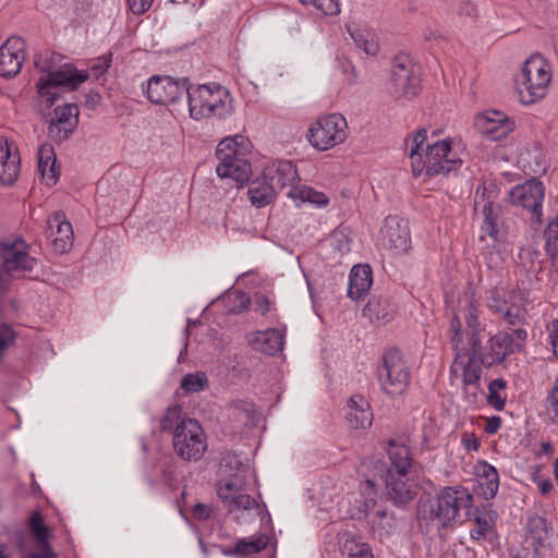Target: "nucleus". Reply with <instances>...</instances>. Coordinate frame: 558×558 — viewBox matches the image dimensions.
Instances as JSON below:
<instances>
[{
	"mask_svg": "<svg viewBox=\"0 0 558 558\" xmlns=\"http://www.w3.org/2000/svg\"><path fill=\"white\" fill-rule=\"evenodd\" d=\"M483 226L482 229L492 238L497 239L499 233V214L500 207L492 202L483 205Z\"/></svg>",
	"mask_w": 558,
	"mask_h": 558,
	"instance_id": "39",
	"label": "nucleus"
},
{
	"mask_svg": "<svg viewBox=\"0 0 558 558\" xmlns=\"http://www.w3.org/2000/svg\"><path fill=\"white\" fill-rule=\"evenodd\" d=\"M223 302L226 303L228 313L234 315L243 313L251 305L250 296L242 291H233L228 293L225 296Z\"/></svg>",
	"mask_w": 558,
	"mask_h": 558,
	"instance_id": "42",
	"label": "nucleus"
},
{
	"mask_svg": "<svg viewBox=\"0 0 558 558\" xmlns=\"http://www.w3.org/2000/svg\"><path fill=\"white\" fill-rule=\"evenodd\" d=\"M542 449H543V451H544L545 453H549V452H551V450H553V446H551V444H550V442H543V444H542Z\"/></svg>",
	"mask_w": 558,
	"mask_h": 558,
	"instance_id": "63",
	"label": "nucleus"
},
{
	"mask_svg": "<svg viewBox=\"0 0 558 558\" xmlns=\"http://www.w3.org/2000/svg\"><path fill=\"white\" fill-rule=\"evenodd\" d=\"M526 341L527 330L524 327L499 331L488 339L483 361L487 366L500 364L507 355L521 352Z\"/></svg>",
	"mask_w": 558,
	"mask_h": 558,
	"instance_id": "12",
	"label": "nucleus"
},
{
	"mask_svg": "<svg viewBox=\"0 0 558 558\" xmlns=\"http://www.w3.org/2000/svg\"><path fill=\"white\" fill-rule=\"evenodd\" d=\"M34 64L38 71L45 73L38 80L36 87L40 99L46 102L48 107L54 105L59 98V93L57 92L58 87L68 86L74 90L89 77L86 71H78L70 63H65L57 70H53L49 64L48 57H44L43 54L35 58Z\"/></svg>",
	"mask_w": 558,
	"mask_h": 558,
	"instance_id": "4",
	"label": "nucleus"
},
{
	"mask_svg": "<svg viewBox=\"0 0 558 558\" xmlns=\"http://www.w3.org/2000/svg\"><path fill=\"white\" fill-rule=\"evenodd\" d=\"M348 135L347 119L340 113H329L310 125L306 138L313 148L326 151L344 143Z\"/></svg>",
	"mask_w": 558,
	"mask_h": 558,
	"instance_id": "9",
	"label": "nucleus"
},
{
	"mask_svg": "<svg viewBox=\"0 0 558 558\" xmlns=\"http://www.w3.org/2000/svg\"><path fill=\"white\" fill-rule=\"evenodd\" d=\"M112 58L111 53L104 54L99 57L90 66L92 74L99 78L101 75H104L107 70L110 68Z\"/></svg>",
	"mask_w": 558,
	"mask_h": 558,
	"instance_id": "49",
	"label": "nucleus"
},
{
	"mask_svg": "<svg viewBox=\"0 0 558 558\" xmlns=\"http://www.w3.org/2000/svg\"><path fill=\"white\" fill-rule=\"evenodd\" d=\"M28 526L33 536L40 546V551L46 553L49 550L50 553H54L53 548L49 543V538L51 536L50 531L48 526L45 524L44 517L39 511H34L31 514Z\"/></svg>",
	"mask_w": 558,
	"mask_h": 558,
	"instance_id": "37",
	"label": "nucleus"
},
{
	"mask_svg": "<svg viewBox=\"0 0 558 558\" xmlns=\"http://www.w3.org/2000/svg\"><path fill=\"white\" fill-rule=\"evenodd\" d=\"M284 337V330L270 328L258 332L255 338V343L263 353L275 355L283 350Z\"/></svg>",
	"mask_w": 558,
	"mask_h": 558,
	"instance_id": "30",
	"label": "nucleus"
},
{
	"mask_svg": "<svg viewBox=\"0 0 558 558\" xmlns=\"http://www.w3.org/2000/svg\"><path fill=\"white\" fill-rule=\"evenodd\" d=\"M270 536L267 534H258L250 537H244L235 543V546L231 549H222V553L227 556H247L258 553L265 549L270 543Z\"/></svg>",
	"mask_w": 558,
	"mask_h": 558,
	"instance_id": "32",
	"label": "nucleus"
},
{
	"mask_svg": "<svg viewBox=\"0 0 558 558\" xmlns=\"http://www.w3.org/2000/svg\"><path fill=\"white\" fill-rule=\"evenodd\" d=\"M509 303L506 300V293L504 292L502 289L495 287L487 291L486 306L492 313L498 314L500 311H504V308L507 307Z\"/></svg>",
	"mask_w": 558,
	"mask_h": 558,
	"instance_id": "46",
	"label": "nucleus"
},
{
	"mask_svg": "<svg viewBox=\"0 0 558 558\" xmlns=\"http://www.w3.org/2000/svg\"><path fill=\"white\" fill-rule=\"evenodd\" d=\"M47 227V235L56 252L65 253L73 244V228L65 215L61 211L54 213L49 217Z\"/></svg>",
	"mask_w": 558,
	"mask_h": 558,
	"instance_id": "21",
	"label": "nucleus"
},
{
	"mask_svg": "<svg viewBox=\"0 0 558 558\" xmlns=\"http://www.w3.org/2000/svg\"><path fill=\"white\" fill-rule=\"evenodd\" d=\"M476 474L478 476V494L485 499L494 498L499 487V475L497 470L487 462H483L478 466Z\"/></svg>",
	"mask_w": 558,
	"mask_h": 558,
	"instance_id": "31",
	"label": "nucleus"
},
{
	"mask_svg": "<svg viewBox=\"0 0 558 558\" xmlns=\"http://www.w3.org/2000/svg\"><path fill=\"white\" fill-rule=\"evenodd\" d=\"M553 80L550 63L541 54L531 56L515 76V93L523 105L543 99Z\"/></svg>",
	"mask_w": 558,
	"mask_h": 558,
	"instance_id": "6",
	"label": "nucleus"
},
{
	"mask_svg": "<svg viewBox=\"0 0 558 558\" xmlns=\"http://www.w3.org/2000/svg\"><path fill=\"white\" fill-rule=\"evenodd\" d=\"M78 107L66 104L54 109V118L48 126V135L57 142L66 140L78 123Z\"/></svg>",
	"mask_w": 558,
	"mask_h": 558,
	"instance_id": "19",
	"label": "nucleus"
},
{
	"mask_svg": "<svg viewBox=\"0 0 558 558\" xmlns=\"http://www.w3.org/2000/svg\"><path fill=\"white\" fill-rule=\"evenodd\" d=\"M277 191L264 177L252 181L248 185L247 195L251 204L262 208L274 202Z\"/></svg>",
	"mask_w": 558,
	"mask_h": 558,
	"instance_id": "28",
	"label": "nucleus"
},
{
	"mask_svg": "<svg viewBox=\"0 0 558 558\" xmlns=\"http://www.w3.org/2000/svg\"><path fill=\"white\" fill-rule=\"evenodd\" d=\"M363 315L374 323H388L395 316V308L388 300L372 298L363 308Z\"/></svg>",
	"mask_w": 558,
	"mask_h": 558,
	"instance_id": "34",
	"label": "nucleus"
},
{
	"mask_svg": "<svg viewBox=\"0 0 558 558\" xmlns=\"http://www.w3.org/2000/svg\"><path fill=\"white\" fill-rule=\"evenodd\" d=\"M15 546L21 551H23L25 549L24 535L23 534L19 533L16 535Z\"/></svg>",
	"mask_w": 558,
	"mask_h": 558,
	"instance_id": "61",
	"label": "nucleus"
},
{
	"mask_svg": "<svg viewBox=\"0 0 558 558\" xmlns=\"http://www.w3.org/2000/svg\"><path fill=\"white\" fill-rule=\"evenodd\" d=\"M216 490L229 511L256 507L255 499L244 492L242 481L236 475L218 481Z\"/></svg>",
	"mask_w": 558,
	"mask_h": 558,
	"instance_id": "17",
	"label": "nucleus"
},
{
	"mask_svg": "<svg viewBox=\"0 0 558 558\" xmlns=\"http://www.w3.org/2000/svg\"><path fill=\"white\" fill-rule=\"evenodd\" d=\"M498 314L509 327L520 328L526 324L525 310L517 304H509Z\"/></svg>",
	"mask_w": 558,
	"mask_h": 558,
	"instance_id": "44",
	"label": "nucleus"
},
{
	"mask_svg": "<svg viewBox=\"0 0 558 558\" xmlns=\"http://www.w3.org/2000/svg\"><path fill=\"white\" fill-rule=\"evenodd\" d=\"M473 502V495L468 488L461 485L446 486L438 490L435 499L429 500L426 512L441 527H452L471 518Z\"/></svg>",
	"mask_w": 558,
	"mask_h": 558,
	"instance_id": "2",
	"label": "nucleus"
},
{
	"mask_svg": "<svg viewBox=\"0 0 558 558\" xmlns=\"http://www.w3.org/2000/svg\"><path fill=\"white\" fill-rule=\"evenodd\" d=\"M13 557V548L7 543L0 541V558H12Z\"/></svg>",
	"mask_w": 558,
	"mask_h": 558,
	"instance_id": "57",
	"label": "nucleus"
},
{
	"mask_svg": "<svg viewBox=\"0 0 558 558\" xmlns=\"http://www.w3.org/2000/svg\"><path fill=\"white\" fill-rule=\"evenodd\" d=\"M347 420L352 428L365 429L373 423L368 401L362 395H354L348 401Z\"/></svg>",
	"mask_w": 558,
	"mask_h": 558,
	"instance_id": "24",
	"label": "nucleus"
},
{
	"mask_svg": "<svg viewBox=\"0 0 558 558\" xmlns=\"http://www.w3.org/2000/svg\"><path fill=\"white\" fill-rule=\"evenodd\" d=\"M154 0H128L130 10L134 14H143L149 10Z\"/></svg>",
	"mask_w": 558,
	"mask_h": 558,
	"instance_id": "53",
	"label": "nucleus"
},
{
	"mask_svg": "<svg viewBox=\"0 0 558 558\" xmlns=\"http://www.w3.org/2000/svg\"><path fill=\"white\" fill-rule=\"evenodd\" d=\"M380 242L383 247L396 254L407 252L411 243L408 221L397 215L386 217L380 229Z\"/></svg>",
	"mask_w": 558,
	"mask_h": 558,
	"instance_id": "16",
	"label": "nucleus"
},
{
	"mask_svg": "<svg viewBox=\"0 0 558 558\" xmlns=\"http://www.w3.org/2000/svg\"><path fill=\"white\" fill-rule=\"evenodd\" d=\"M247 138L242 135L223 138L217 146L216 156L219 160L216 172L220 178H229L242 185L247 182L252 168L244 158Z\"/></svg>",
	"mask_w": 558,
	"mask_h": 558,
	"instance_id": "8",
	"label": "nucleus"
},
{
	"mask_svg": "<svg viewBox=\"0 0 558 558\" xmlns=\"http://www.w3.org/2000/svg\"><path fill=\"white\" fill-rule=\"evenodd\" d=\"M526 532L533 538L535 547L542 546L544 539L547 536L546 520L539 515H533L529 518L526 523Z\"/></svg>",
	"mask_w": 558,
	"mask_h": 558,
	"instance_id": "43",
	"label": "nucleus"
},
{
	"mask_svg": "<svg viewBox=\"0 0 558 558\" xmlns=\"http://www.w3.org/2000/svg\"><path fill=\"white\" fill-rule=\"evenodd\" d=\"M38 171L47 185L56 184L59 171L56 168V154L50 144H44L38 150Z\"/></svg>",
	"mask_w": 558,
	"mask_h": 558,
	"instance_id": "29",
	"label": "nucleus"
},
{
	"mask_svg": "<svg viewBox=\"0 0 558 558\" xmlns=\"http://www.w3.org/2000/svg\"><path fill=\"white\" fill-rule=\"evenodd\" d=\"M386 488L389 499L395 505H405L416 495V484L410 480L409 472H387Z\"/></svg>",
	"mask_w": 558,
	"mask_h": 558,
	"instance_id": "22",
	"label": "nucleus"
},
{
	"mask_svg": "<svg viewBox=\"0 0 558 558\" xmlns=\"http://www.w3.org/2000/svg\"><path fill=\"white\" fill-rule=\"evenodd\" d=\"M25 43L21 37H10L0 47V75L15 76L24 61Z\"/></svg>",
	"mask_w": 558,
	"mask_h": 558,
	"instance_id": "20",
	"label": "nucleus"
},
{
	"mask_svg": "<svg viewBox=\"0 0 558 558\" xmlns=\"http://www.w3.org/2000/svg\"><path fill=\"white\" fill-rule=\"evenodd\" d=\"M534 482L536 483L539 493L544 496L549 495L554 488L549 478L535 477Z\"/></svg>",
	"mask_w": 558,
	"mask_h": 558,
	"instance_id": "54",
	"label": "nucleus"
},
{
	"mask_svg": "<svg viewBox=\"0 0 558 558\" xmlns=\"http://www.w3.org/2000/svg\"><path fill=\"white\" fill-rule=\"evenodd\" d=\"M499 426H500V420L498 417H494L492 420V422H489V424L487 425L486 430L488 433H495V432H497Z\"/></svg>",
	"mask_w": 558,
	"mask_h": 558,
	"instance_id": "58",
	"label": "nucleus"
},
{
	"mask_svg": "<svg viewBox=\"0 0 558 558\" xmlns=\"http://www.w3.org/2000/svg\"><path fill=\"white\" fill-rule=\"evenodd\" d=\"M364 51L367 54H375L377 51V45L374 43H368L367 40L364 41Z\"/></svg>",
	"mask_w": 558,
	"mask_h": 558,
	"instance_id": "60",
	"label": "nucleus"
},
{
	"mask_svg": "<svg viewBox=\"0 0 558 558\" xmlns=\"http://www.w3.org/2000/svg\"><path fill=\"white\" fill-rule=\"evenodd\" d=\"M421 89V70L413 60L405 54L393 59L390 74V92L397 98L410 99Z\"/></svg>",
	"mask_w": 558,
	"mask_h": 558,
	"instance_id": "11",
	"label": "nucleus"
},
{
	"mask_svg": "<svg viewBox=\"0 0 558 558\" xmlns=\"http://www.w3.org/2000/svg\"><path fill=\"white\" fill-rule=\"evenodd\" d=\"M314 7L326 16H337L341 12L340 0H316Z\"/></svg>",
	"mask_w": 558,
	"mask_h": 558,
	"instance_id": "48",
	"label": "nucleus"
},
{
	"mask_svg": "<svg viewBox=\"0 0 558 558\" xmlns=\"http://www.w3.org/2000/svg\"><path fill=\"white\" fill-rule=\"evenodd\" d=\"M186 417L179 405L169 407L160 418V428L165 432H173V435L178 432V427L182 425Z\"/></svg>",
	"mask_w": 558,
	"mask_h": 558,
	"instance_id": "40",
	"label": "nucleus"
},
{
	"mask_svg": "<svg viewBox=\"0 0 558 558\" xmlns=\"http://www.w3.org/2000/svg\"><path fill=\"white\" fill-rule=\"evenodd\" d=\"M263 177L271 183L278 192L295 183L298 180V171L292 161L275 160L264 167Z\"/></svg>",
	"mask_w": 558,
	"mask_h": 558,
	"instance_id": "23",
	"label": "nucleus"
},
{
	"mask_svg": "<svg viewBox=\"0 0 558 558\" xmlns=\"http://www.w3.org/2000/svg\"><path fill=\"white\" fill-rule=\"evenodd\" d=\"M550 343L553 345L554 354L558 359V338L550 339Z\"/></svg>",
	"mask_w": 558,
	"mask_h": 558,
	"instance_id": "62",
	"label": "nucleus"
},
{
	"mask_svg": "<svg viewBox=\"0 0 558 558\" xmlns=\"http://www.w3.org/2000/svg\"><path fill=\"white\" fill-rule=\"evenodd\" d=\"M548 408L554 413V420L558 421V376L555 378L554 386L547 397Z\"/></svg>",
	"mask_w": 558,
	"mask_h": 558,
	"instance_id": "51",
	"label": "nucleus"
},
{
	"mask_svg": "<svg viewBox=\"0 0 558 558\" xmlns=\"http://www.w3.org/2000/svg\"><path fill=\"white\" fill-rule=\"evenodd\" d=\"M549 339L558 338V319H554L551 326L548 328Z\"/></svg>",
	"mask_w": 558,
	"mask_h": 558,
	"instance_id": "59",
	"label": "nucleus"
},
{
	"mask_svg": "<svg viewBox=\"0 0 558 558\" xmlns=\"http://www.w3.org/2000/svg\"><path fill=\"white\" fill-rule=\"evenodd\" d=\"M189 87L187 78L155 75L147 81L146 96L154 104L170 105L187 95Z\"/></svg>",
	"mask_w": 558,
	"mask_h": 558,
	"instance_id": "13",
	"label": "nucleus"
},
{
	"mask_svg": "<svg viewBox=\"0 0 558 558\" xmlns=\"http://www.w3.org/2000/svg\"><path fill=\"white\" fill-rule=\"evenodd\" d=\"M544 195L545 189L543 183L536 179H532L513 187L509 197L513 205L521 206L531 211L532 219L536 222H541Z\"/></svg>",
	"mask_w": 558,
	"mask_h": 558,
	"instance_id": "14",
	"label": "nucleus"
},
{
	"mask_svg": "<svg viewBox=\"0 0 558 558\" xmlns=\"http://www.w3.org/2000/svg\"><path fill=\"white\" fill-rule=\"evenodd\" d=\"M0 253L3 258L2 268L13 275L32 270L36 264V259L27 253V245L22 239L1 243Z\"/></svg>",
	"mask_w": 558,
	"mask_h": 558,
	"instance_id": "18",
	"label": "nucleus"
},
{
	"mask_svg": "<svg viewBox=\"0 0 558 558\" xmlns=\"http://www.w3.org/2000/svg\"><path fill=\"white\" fill-rule=\"evenodd\" d=\"M211 514V509L209 506L197 502L192 507V515L194 519L198 521L207 520Z\"/></svg>",
	"mask_w": 558,
	"mask_h": 558,
	"instance_id": "52",
	"label": "nucleus"
},
{
	"mask_svg": "<svg viewBox=\"0 0 558 558\" xmlns=\"http://www.w3.org/2000/svg\"><path fill=\"white\" fill-rule=\"evenodd\" d=\"M466 448H468V449H472V450H477V448H478L477 440H476V439H474V440H472V441L468 442V444H466Z\"/></svg>",
	"mask_w": 558,
	"mask_h": 558,
	"instance_id": "64",
	"label": "nucleus"
},
{
	"mask_svg": "<svg viewBox=\"0 0 558 558\" xmlns=\"http://www.w3.org/2000/svg\"><path fill=\"white\" fill-rule=\"evenodd\" d=\"M373 283L372 269L368 265H355L349 276L348 295L359 300L366 294Z\"/></svg>",
	"mask_w": 558,
	"mask_h": 558,
	"instance_id": "26",
	"label": "nucleus"
},
{
	"mask_svg": "<svg viewBox=\"0 0 558 558\" xmlns=\"http://www.w3.org/2000/svg\"><path fill=\"white\" fill-rule=\"evenodd\" d=\"M380 391L395 399L404 395L411 383V369L404 354L391 348L387 350L376 369Z\"/></svg>",
	"mask_w": 558,
	"mask_h": 558,
	"instance_id": "7",
	"label": "nucleus"
},
{
	"mask_svg": "<svg viewBox=\"0 0 558 558\" xmlns=\"http://www.w3.org/2000/svg\"><path fill=\"white\" fill-rule=\"evenodd\" d=\"M459 319L463 318L466 323L469 333L468 343L465 347H470L472 351H478L481 348V323L478 319V304L472 292H464L459 296V307L453 312L451 319L454 316ZM462 325V323L460 322Z\"/></svg>",
	"mask_w": 558,
	"mask_h": 558,
	"instance_id": "15",
	"label": "nucleus"
},
{
	"mask_svg": "<svg viewBox=\"0 0 558 558\" xmlns=\"http://www.w3.org/2000/svg\"><path fill=\"white\" fill-rule=\"evenodd\" d=\"M251 303L253 304L254 311L262 315H266L268 312L271 311L272 303L264 294H255Z\"/></svg>",
	"mask_w": 558,
	"mask_h": 558,
	"instance_id": "50",
	"label": "nucleus"
},
{
	"mask_svg": "<svg viewBox=\"0 0 558 558\" xmlns=\"http://www.w3.org/2000/svg\"><path fill=\"white\" fill-rule=\"evenodd\" d=\"M507 388V381L504 378L493 379L488 384L487 403L497 411H501L506 404V395L500 392Z\"/></svg>",
	"mask_w": 558,
	"mask_h": 558,
	"instance_id": "41",
	"label": "nucleus"
},
{
	"mask_svg": "<svg viewBox=\"0 0 558 558\" xmlns=\"http://www.w3.org/2000/svg\"><path fill=\"white\" fill-rule=\"evenodd\" d=\"M172 446L175 454L184 461L196 462L207 450V438L196 420H186L173 435Z\"/></svg>",
	"mask_w": 558,
	"mask_h": 558,
	"instance_id": "10",
	"label": "nucleus"
},
{
	"mask_svg": "<svg viewBox=\"0 0 558 558\" xmlns=\"http://www.w3.org/2000/svg\"><path fill=\"white\" fill-rule=\"evenodd\" d=\"M387 452L391 461V466L387 472H409L412 464L410 450L405 445L398 444L395 440L388 441Z\"/></svg>",
	"mask_w": 558,
	"mask_h": 558,
	"instance_id": "35",
	"label": "nucleus"
},
{
	"mask_svg": "<svg viewBox=\"0 0 558 558\" xmlns=\"http://www.w3.org/2000/svg\"><path fill=\"white\" fill-rule=\"evenodd\" d=\"M368 523L372 530L378 534L380 538L389 536L397 529V519L393 512L386 509H377L366 512Z\"/></svg>",
	"mask_w": 558,
	"mask_h": 558,
	"instance_id": "33",
	"label": "nucleus"
},
{
	"mask_svg": "<svg viewBox=\"0 0 558 558\" xmlns=\"http://www.w3.org/2000/svg\"><path fill=\"white\" fill-rule=\"evenodd\" d=\"M288 196L294 202L310 203L318 208L326 207L329 204V197L320 191L307 185L291 186Z\"/></svg>",
	"mask_w": 558,
	"mask_h": 558,
	"instance_id": "36",
	"label": "nucleus"
},
{
	"mask_svg": "<svg viewBox=\"0 0 558 558\" xmlns=\"http://www.w3.org/2000/svg\"><path fill=\"white\" fill-rule=\"evenodd\" d=\"M514 128V120L502 112L492 111L485 117L484 132L494 141L506 137Z\"/></svg>",
	"mask_w": 558,
	"mask_h": 558,
	"instance_id": "27",
	"label": "nucleus"
},
{
	"mask_svg": "<svg viewBox=\"0 0 558 558\" xmlns=\"http://www.w3.org/2000/svg\"><path fill=\"white\" fill-rule=\"evenodd\" d=\"M208 383L207 376L203 372L187 374L182 378L181 388L187 393L199 392L205 389Z\"/></svg>",
	"mask_w": 558,
	"mask_h": 558,
	"instance_id": "45",
	"label": "nucleus"
},
{
	"mask_svg": "<svg viewBox=\"0 0 558 558\" xmlns=\"http://www.w3.org/2000/svg\"><path fill=\"white\" fill-rule=\"evenodd\" d=\"M341 542L340 550L344 558H373V553L368 544L351 535H344Z\"/></svg>",
	"mask_w": 558,
	"mask_h": 558,
	"instance_id": "38",
	"label": "nucleus"
},
{
	"mask_svg": "<svg viewBox=\"0 0 558 558\" xmlns=\"http://www.w3.org/2000/svg\"><path fill=\"white\" fill-rule=\"evenodd\" d=\"M11 276L14 275L0 268V296L7 291Z\"/></svg>",
	"mask_w": 558,
	"mask_h": 558,
	"instance_id": "55",
	"label": "nucleus"
},
{
	"mask_svg": "<svg viewBox=\"0 0 558 558\" xmlns=\"http://www.w3.org/2000/svg\"><path fill=\"white\" fill-rule=\"evenodd\" d=\"M477 512L478 510L475 509V513H473L476 526L470 531V536L474 541L485 538L493 531V525Z\"/></svg>",
	"mask_w": 558,
	"mask_h": 558,
	"instance_id": "47",
	"label": "nucleus"
},
{
	"mask_svg": "<svg viewBox=\"0 0 558 558\" xmlns=\"http://www.w3.org/2000/svg\"><path fill=\"white\" fill-rule=\"evenodd\" d=\"M449 333L452 348L456 351V357L450 366L451 376H460L464 391L468 392L471 388L473 389V396H475L483 372L482 366L485 364L483 357H477V351H472L470 347L464 345L463 331L457 315L450 319Z\"/></svg>",
	"mask_w": 558,
	"mask_h": 558,
	"instance_id": "5",
	"label": "nucleus"
},
{
	"mask_svg": "<svg viewBox=\"0 0 558 558\" xmlns=\"http://www.w3.org/2000/svg\"><path fill=\"white\" fill-rule=\"evenodd\" d=\"M546 234L548 241H550L551 239H558V216L553 221L549 222L546 230Z\"/></svg>",
	"mask_w": 558,
	"mask_h": 558,
	"instance_id": "56",
	"label": "nucleus"
},
{
	"mask_svg": "<svg viewBox=\"0 0 558 558\" xmlns=\"http://www.w3.org/2000/svg\"><path fill=\"white\" fill-rule=\"evenodd\" d=\"M427 131L418 130L405 138V146L414 177L425 173L427 177L449 174L461 167V159L452 153L450 143L446 140L426 144Z\"/></svg>",
	"mask_w": 558,
	"mask_h": 558,
	"instance_id": "1",
	"label": "nucleus"
},
{
	"mask_svg": "<svg viewBox=\"0 0 558 558\" xmlns=\"http://www.w3.org/2000/svg\"><path fill=\"white\" fill-rule=\"evenodd\" d=\"M186 97L190 117L196 121L225 119L234 110L229 90L220 84L190 85Z\"/></svg>",
	"mask_w": 558,
	"mask_h": 558,
	"instance_id": "3",
	"label": "nucleus"
},
{
	"mask_svg": "<svg viewBox=\"0 0 558 558\" xmlns=\"http://www.w3.org/2000/svg\"><path fill=\"white\" fill-rule=\"evenodd\" d=\"M20 173V156L12 145L0 138V183L12 184Z\"/></svg>",
	"mask_w": 558,
	"mask_h": 558,
	"instance_id": "25",
	"label": "nucleus"
}]
</instances>
